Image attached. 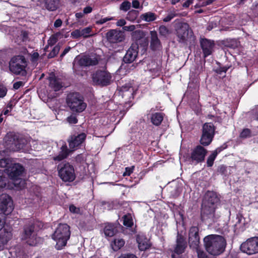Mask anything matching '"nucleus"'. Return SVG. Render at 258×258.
<instances>
[{
    "mask_svg": "<svg viewBox=\"0 0 258 258\" xmlns=\"http://www.w3.org/2000/svg\"><path fill=\"white\" fill-rule=\"evenodd\" d=\"M206 250L210 254L219 255L222 253L225 249L226 241L221 235H209L204 239Z\"/></svg>",
    "mask_w": 258,
    "mask_h": 258,
    "instance_id": "f257e3e1",
    "label": "nucleus"
},
{
    "mask_svg": "<svg viewBox=\"0 0 258 258\" xmlns=\"http://www.w3.org/2000/svg\"><path fill=\"white\" fill-rule=\"evenodd\" d=\"M70 235V227L67 224H58L52 235V238L56 241L55 247L57 249H61L66 245Z\"/></svg>",
    "mask_w": 258,
    "mask_h": 258,
    "instance_id": "f03ea898",
    "label": "nucleus"
},
{
    "mask_svg": "<svg viewBox=\"0 0 258 258\" xmlns=\"http://www.w3.org/2000/svg\"><path fill=\"white\" fill-rule=\"evenodd\" d=\"M36 226L41 228L43 227V224L41 222L38 221H29L23 227L22 239L26 240V243L30 246H35L37 243V233L35 229Z\"/></svg>",
    "mask_w": 258,
    "mask_h": 258,
    "instance_id": "7ed1b4c3",
    "label": "nucleus"
},
{
    "mask_svg": "<svg viewBox=\"0 0 258 258\" xmlns=\"http://www.w3.org/2000/svg\"><path fill=\"white\" fill-rule=\"evenodd\" d=\"M27 66L28 61L25 56L22 55L12 57L9 63V70L12 73L22 76H26V69Z\"/></svg>",
    "mask_w": 258,
    "mask_h": 258,
    "instance_id": "20e7f679",
    "label": "nucleus"
},
{
    "mask_svg": "<svg viewBox=\"0 0 258 258\" xmlns=\"http://www.w3.org/2000/svg\"><path fill=\"white\" fill-rule=\"evenodd\" d=\"M66 103L73 112L80 113L86 108L84 98L79 92H71L67 96Z\"/></svg>",
    "mask_w": 258,
    "mask_h": 258,
    "instance_id": "39448f33",
    "label": "nucleus"
},
{
    "mask_svg": "<svg viewBox=\"0 0 258 258\" xmlns=\"http://www.w3.org/2000/svg\"><path fill=\"white\" fill-rule=\"evenodd\" d=\"M57 170L58 175L62 181L72 182L75 179L74 167L69 162L59 164L57 166Z\"/></svg>",
    "mask_w": 258,
    "mask_h": 258,
    "instance_id": "423d86ee",
    "label": "nucleus"
},
{
    "mask_svg": "<svg viewBox=\"0 0 258 258\" xmlns=\"http://www.w3.org/2000/svg\"><path fill=\"white\" fill-rule=\"evenodd\" d=\"M93 82L100 87L110 85L112 82V75L106 70H97L92 75Z\"/></svg>",
    "mask_w": 258,
    "mask_h": 258,
    "instance_id": "0eeeda50",
    "label": "nucleus"
},
{
    "mask_svg": "<svg viewBox=\"0 0 258 258\" xmlns=\"http://www.w3.org/2000/svg\"><path fill=\"white\" fill-rule=\"evenodd\" d=\"M215 129L212 122H206L203 125L200 140L201 145L208 146L211 143L215 136Z\"/></svg>",
    "mask_w": 258,
    "mask_h": 258,
    "instance_id": "6e6552de",
    "label": "nucleus"
},
{
    "mask_svg": "<svg viewBox=\"0 0 258 258\" xmlns=\"http://www.w3.org/2000/svg\"><path fill=\"white\" fill-rule=\"evenodd\" d=\"M187 247L186 238L182 234L177 233L176 244L171 254L172 258H183L182 254Z\"/></svg>",
    "mask_w": 258,
    "mask_h": 258,
    "instance_id": "1a4fd4ad",
    "label": "nucleus"
},
{
    "mask_svg": "<svg viewBox=\"0 0 258 258\" xmlns=\"http://www.w3.org/2000/svg\"><path fill=\"white\" fill-rule=\"evenodd\" d=\"M25 170L24 167L20 163H14L9 165L4 171L10 179L16 181L21 179V177Z\"/></svg>",
    "mask_w": 258,
    "mask_h": 258,
    "instance_id": "9d476101",
    "label": "nucleus"
},
{
    "mask_svg": "<svg viewBox=\"0 0 258 258\" xmlns=\"http://www.w3.org/2000/svg\"><path fill=\"white\" fill-rule=\"evenodd\" d=\"M240 248L242 252L248 255L258 253V237L248 238L241 244Z\"/></svg>",
    "mask_w": 258,
    "mask_h": 258,
    "instance_id": "9b49d317",
    "label": "nucleus"
},
{
    "mask_svg": "<svg viewBox=\"0 0 258 258\" xmlns=\"http://www.w3.org/2000/svg\"><path fill=\"white\" fill-rule=\"evenodd\" d=\"M208 153V150L202 145L196 146L191 150L190 158L192 162L196 164L202 163L205 161Z\"/></svg>",
    "mask_w": 258,
    "mask_h": 258,
    "instance_id": "f8f14e48",
    "label": "nucleus"
},
{
    "mask_svg": "<svg viewBox=\"0 0 258 258\" xmlns=\"http://www.w3.org/2000/svg\"><path fill=\"white\" fill-rule=\"evenodd\" d=\"M14 208L12 198L7 194L0 196V210L5 215H8Z\"/></svg>",
    "mask_w": 258,
    "mask_h": 258,
    "instance_id": "ddd939ff",
    "label": "nucleus"
},
{
    "mask_svg": "<svg viewBox=\"0 0 258 258\" xmlns=\"http://www.w3.org/2000/svg\"><path fill=\"white\" fill-rule=\"evenodd\" d=\"M10 141L12 142L13 150L15 151L24 152L26 146V140L15 133H11L8 135Z\"/></svg>",
    "mask_w": 258,
    "mask_h": 258,
    "instance_id": "4468645a",
    "label": "nucleus"
},
{
    "mask_svg": "<svg viewBox=\"0 0 258 258\" xmlns=\"http://www.w3.org/2000/svg\"><path fill=\"white\" fill-rule=\"evenodd\" d=\"M87 135L84 133L74 134L71 136L68 139V142L70 149L75 151L80 147L86 139Z\"/></svg>",
    "mask_w": 258,
    "mask_h": 258,
    "instance_id": "2eb2a0df",
    "label": "nucleus"
},
{
    "mask_svg": "<svg viewBox=\"0 0 258 258\" xmlns=\"http://www.w3.org/2000/svg\"><path fill=\"white\" fill-rule=\"evenodd\" d=\"M199 228L197 226L190 227L188 233V243L190 248L197 249L200 244Z\"/></svg>",
    "mask_w": 258,
    "mask_h": 258,
    "instance_id": "dca6fc26",
    "label": "nucleus"
},
{
    "mask_svg": "<svg viewBox=\"0 0 258 258\" xmlns=\"http://www.w3.org/2000/svg\"><path fill=\"white\" fill-rule=\"evenodd\" d=\"M107 40L112 43H117L123 41L125 38L124 32L117 29H112L106 33Z\"/></svg>",
    "mask_w": 258,
    "mask_h": 258,
    "instance_id": "f3484780",
    "label": "nucleus"
},
{
    "mask_svg": "<svg viewBox=\"0 0 258 258\" xmlns=\"http://www.w3.org/2000/svg\"><path fill=\"white\" fill-rule=\"evenodd\" d=\"M215 212V206L204 204L202 203L201 209V219L204 221L211 219L214 216Z\"/></svg>",
    "mask_w": 258,
    "mask_h": 258,
    "instance_id": "a211bd4d",
    "label": "nucleus"
},
{
    "mask_svg": "<svg viewBox=\"0 0 258 258\" xmlns=\"http://www.w3.org/2000/svg\"><path fill=\"white\" fill-rule=\"evenodd\" d=\"M190 31L191 30L188 24L179 23L176 29L177 35L181 41H184L187 39Z\"/></svg>",
    "mask_w": 258,
    "mask_h": 258,
    "instance_id": "6ab92c4d",
    "label": "nucleus"
},
{
    "mask_svg": "<svg viewBox=\"0 0 258 258\" xmlns=\"http://www.w3.org/2000/svg\"><path fill=\"white\" fill-rule=\"evenodd\" d=\"M219 198L215 191L208 190L205 194L203 201L204 204L215 206L219 202Z\"/></svg>",
    "mask_w": 258,
    "mask_h": 258,
    "instance_id": "aec40b11",
    "label": "nucleus"
},
{
    "mask_svg": "<svg viewBox=\"0 0 258 258\" xmlns=\"http://www.w3.org/2000/svg\"><path fill=\"white\" fill-rule=\"evenodd\" d=\"M74 150L69 149L66 143H64L60 148L57 155L53 157V160L55 161H61L68 157L70 153Z\"/></svg>",
    "mask_w": 258,
    "mask_h": 258,
    "instance_id": "412c9836",
    "label": "nucleus"
},
{
    "mask_svg": "<svg viewBox=\"0 0 258 258\" xmlns=\"http://www.w3.org/2000/svg\"><path fill=\"white\" fill-rule=\"evenodd\" d=\"M98 62V58L96 56H84L79 60V63L84 67L96 66Z\"/></svg>",
    "mask_w": 258,
    "mask_h": 258,
    "instance_id": "4be33fe9",
    "label": "nucleus"
},
{
    "mask_svg": "<svg viewBox=\"0 0 258 258\" xmlns=\"http://www.w3.org/2000/svg\"><path fill=\"white\" fill-rule=\"evenodd\" d=\"M49 87L54 91H59L62 87V83L59 78L54 74H50L48 78Z\"/></svg>",
    "mask_w": 258,
    "mask_h": 258,
    "instance_id": "5701e85b",
    "label": "nucleus"
},
{
    "mask_svg": "<svg viewBox=\"0 0 258 258\" xmlns=\"http://www.w3.org/2000/svg\"><path fill=\"white\" fill-rule=\"evenodd\" d=\"M137 241L138 243V247L141 251H145L149 249L151 246L149 240L145 236L138 235Z\"/></svg>",
    "mask_w": 258,
    "mask_h": 258,
    "instance_id": "b1692460",
    "label": "nucleus"
},
{
    "mask_svg": "<svg viewBox=\"0 0 258 258\" xmlns=\"http://www.w3.org/2000/svg\"><path fill=\"white\" fill-rule=\"evenodd\" d=\"M220 47H226L231 48H236L240 46L239 41L235 39H227L222 40L219 44Z\"/></svg>",
    "mask_w": 258,
    "mask_h": 258,
    "instance_id": "393cba45",
    "label": "nucleus"
},
{
    "mask_svg": "<svg viewBox=\"0 0 258 258\" xmlns=\"http://www.w3.org/2000/svg\"><path fill=\"white\" fill-rule=\"evenodd\" d=\"M138 49H127L126 52L123 57V60L125 63L133 62L138 56Z\"/></svg>",
    "mask_w": 258,
    "mask_h": 258,
    "instance_id": "a878e982",
    "label": "nucleus"
},
{
    "mask_svg": "<svg viewBox=\"0 0 258 258\" xmlns=\"http://www.w3.org/2000/svg\"><path fill=\"white\" fill-rule=\"evenodd\" d=\"M117 232L116 227L112 223H107L105 224L103 228V232L106 237H112Z\"/></svg>",
    "mask_w": 258,
    "mask_h": 258,
    "instance_id": "bb28decb",
    "label": "nucleus"
},
{
    "mask_svg": "<svg viewBox=\"0 0 258 258\" xmlns=\"http://www.w3.org/2000/svg\"><path fill=\"white\" fill-rule=\"evenodd\" d=\"M164 116V113L162 112L152 113L150 116L151 122L155 126H159L163 120Z\"/></svg>",
    "mask_w": 258,
    "mask_h": 258,
    "instance_id": "cd10ccee",
    "label": "nucleus"
},
{
    "mask_svg": "<svg viewBox=\"0 0 258 258\" xmlns=\"http://www.w3.org/2000/svg\"><path fill=\"white\" fill-rule=\"evenodd\" d=\"M123 226L126 228L129 229L132 228L134 226V220L131 214L127 213L124 215L121 220Z\"/></svg>",
    "mask_w": 258,
    "mask_h": 258,
    "instance_id": "c85d7f7f",
    "label": "nucleus"
},
{
    "mask_svg": "<svg viewBox=\"0 0 258 258\" xmlns=\"http://www.w3.org/2000/svg\"><path fill=\"white\" fill-rule=\"evenodd\" d=\"M151 46L152 48H159L161 46V42L158 38L157 33L156 31H151Z\"/></svg>",
    "mask_w": 258,
    "mask_h": 258,
    "instance_id": "c756f323",
    "label": "nucleus"
},
{
    "mask_svg": "<svg viewBox=\"0 0 258 258\" xmlns=\"http://www.w3.org/2000/svg\"><path fill=\"white\" fill-rule=\"evenodd\" d=\"M59 1V0H44L45 6L49 11H55L58 7Z\"/></svg>",
    "mask_w": 258,
    "mask_h": 258,
    "instance_id": "7c9ffc66",
    "label": "nucleus"
},
{
    "mask_svg": "<svg viewBox=\"0 0 258 258\" xmlns=\"http://www.w3.org/2000/svg\"><path fill=\"white\" fill-rule=\"evenodd\" d=\"M149 43L148 39L144 36L138 42L133 43L130 48H146Z\"/></svg>",
    "mask_w": 258,
    "mask_h": 258,
    "instance_id": "2f4dec72",
    "label": "nucleus"
},
{
    "mask_svg": "<svg viewBox=\"0 0 258 258\" xmlns=\"http://www.w3.org/2000/svg\"><path fill=\"white\" fill-rule=\"evenodd\" d=\"M147 68L150 72L157 74L161 72V67L160 64H158L155 60H152L151 63L147 64Z\"/></svg>",
    "mask_w": 258,
    "mask_h": 258,
    "instance_id": "473e14b6",
    "label": "nucleus"
},
{
    "mask_svg": "<svg viewBox=\"0 0 258 258\" xmlns=\"http://www.w3.org/2000/svg\"><path fill=\"white\" fill-rule=\"evenodd\" d=\"M140 18L146 22H150L155 20L157 16L154 13L149 12L142 14L140 16Z\"/></svg>",
    "mask_w": 258,
    "mask_h": 258,
    "instance_id": "72a5a7b5",
    "label": "nucleus"
},
{
    "mask_svg": "<svg viewBox=\"0 0 258 258\" xmlns=\"http://www.w3.org/2000/svg\"><path fill=\"white\" fill-rule=\"evenodd\" d=\"M200 42L201 48H212L215 44L214 41L205 38H201Z\"/></svg>",
    "mask_w": 258,
    "mask_h": 258,
    "instance_id": "f704fd0d",
    "label": "nucleus"
},
{
    "mask_svg": "<svg viewBox=\"0 0 258 258\" xmlns=\"http://www.w3.org/2000/svg\"><path fill=\"white\" fill-rule=\"evenodd\" d=\"M131 36L134 42L133 43H135L145 36V33L143 31L138 30L133 32Z\"/></svg>",
    "mask_w": 258,
    "mask_h": 258,
    "instance_id": "c9c22d12",
    "label": "nucleus"
},
{
    "mask_svg": "<svg viewBox=\"0 0 258 258\" xmlns=\"http://www.w3.org/2000/svg\"><path fill=\"white\" fill-rule=\"evenodd\" d=\"M125 241L122 239H115L111 244L112 249L114 251H117L124 245Z\"/></svg>",
    "mask_w": 258,
    "mask_h": 258,
    "instance_id": "e433bc0d",
    "label": "nucleus"
},
{
    "mask_svg": "<svg viewBox=\"0 0 258 258\" xmlns=\"http://www.w3.org/2000/svg\"><path fill=\"white\" fill-rule=\"evenodd\" d=\"M228 169L227 166L222 164L219 165L217 169V172L218 174L226 177L230 174V172L228 171Z\"/></svg>",
    "mask_w": 258,
    "mask_h": 258,
    "instance_id": "4c0bfd02",
    "label": "nucleus"
},
{
    "mask_svg": "<svg viewBox=\"0 0 258 258\" xmlns=\"http://www.w3.org/2000/svg\"><path fill=\"white\" fill-rule=\"evenodd\" d=\"M117 89L122 95H124V93L129 92L130 94L132 95L133 91V88L130 84H125L121 87H117Z\"/></svg>",
    "mask_w": 258,
    "mask_h": 258,
    "instance_id": "58836bf2",
    "label": "nucleus"
},
{
    "mask_svg": "<svg viewBox=\"0 0 258 258\" xmlns=\"http://www.w3.org/2000/svg\"><path fill=\"white\" fill-rule=\"evenodd\" d=\"M12 233L11 231H8L4 228L3 231L0 233V238L3 241L6 240V243L11 239Z\"/></svg>",
    "mask_w": 258,
    "mask_h": 258,
    "instance_id": "ea45409f",
    "label": "nucleus"
},
{
    "mask_svg": "<svg viewBox=\"0 0 258 258\" xmlns=\"http://www.w3.org/2000/svg\"><path fill=\"white\" fill-rule=\"evenodd\" d=\"M62 34L60 32H57L54 35H52L48 40V45L50 46L53 45L57 41L59 38H61Z\"/></svg>",
    "mask_w": 258,
    "mask_h": 258,
    "instance_id": "a19ab883",
    "label": "nucleus"
},
{
    "mask_svg": "<svg viewBox=\"0 0 258 258\" xmlns=\"http://www.w3.org/2000/svg\"><path fill=\"white\" fill-rule=\"evenodd\" d=\"M7 181L8 179L5 175L4 171L0 170V190L6 187Z\"/></svg>",
    "mask_w": 258,
    "mask_h": 258,
    "instance_id": "79ce46f5",
    "label": "nucleus"
},
{
    "mask_svg": "<svg viewBox=\"0 0 258 258\" xmlns=\"http://www.w3.org/2000/svg\"><path fill=\"white\" fill-rule=\"evenodd\" d=\"M83 67L84 66H81L79 62L78 64L74 63L73 69L74 74H75L76 75L83 76L84 75V73L82 70Z\"/></svg>",
    "mask_w": 258,
    "mask_h": 258,
    "instance_id": "37998d69",
    "label": "nucleus"
},
{
    "mask_svg": "<svg viewBox=\"0 0 258 258\" xmlns=\"http://www.w3.org/2000/svg\"><path fill=\"white\" fill-rule=\"evenodd\" d=\"M217 156V155L213 151L208 156L207 159V165L208 167H211L213 165Z\"/></svg>",
    "mask_w": 258,
    "mask_h": 258,
    "instance_id": "c03bdc74",
    "label": "nucleus"
},
{
    "mask_svg": "<svg viewBox=\"0 0 258 258\" xmlns=\"http://www.w3.org/2000/svg\"><path fill=\"white\" fill-rule=\"evenodd\" d=\"M138 13V11L132 10L128 12L126 19L131 21H134L137 18Z\"/></svg>",
    "mask_w": 258,
    "mask_h": 258,
    "instance_id": "a18cd8bd",
    "label": "nucleus"
},
{
    "mask_svg": "<svg viewBox=\"0 0 258 258\" xmlns=\"http://www.w3.org/2000/svg\"><path fill=\"white\" fill-rule=\"evenodd\" d=\"M159 32L161 36L165 37L170 33L169 29L164 25H162L159 27Z\"/></svg>",
    "mask_w": 258,
    "mask_h": 258,
    "instance_id": "49530a36",
    "label": "nucleus"
},
{
    "mask_svg": "<svg viewBox=\"0 0 258 258\" xmlns=\"http://www.w3.org/2000/svg\"><path fill=\"white\" fill-rule=\"evenodd\" d=\"M131 7V3L127 1H123L120 5L119 9L120 10L126 12L130 9Z\"/></svg>",
    "mask_w": 258,
    "mask_h": 258,
    "instance_id": "de8ad7c7",
    "label": "nucleus"
},
{
    "mask_svg": "<svg viewBox=\"0 0 258 258\" xmlns=\"http://www.w3.org/2000/svg\"><path fill=\"white\" fill-rule=\"evenodd\" d=\"M201 50L203 51V57L205 58L209 55L212 54L213 49H197L196 55H197L199 53H201Z\"/></svg>",
    "mask_w": 258,
    "mask_h": 258,
    "instance_id": "09e8293b",
    "label": "nucleus"
},
{
    "mask_svg": "<svg viewBox=\"0 0 258 258\" xmlns=\"http://www.w3.org/2000/svg\"><path fill=\"white\" fill-rule=\"evenodd\" d=\"M251 137V131L249 128H244L240 134V137L241 138H247Z\"/></svg>",
    "mask_w": 258,
    "mask_h": 258,
    "instance_id": "8fccbe9b",
    "label": "nucleus"
},
{
    "mask_svg": "<svg viewBox=\"0 0 258 258\" xmlns=\"http://www.w3.org/2000/svg\"><path fill=\"white\" fill-rule=\"evenodd\" d=\"M229 67L227 66H223L221 67L220 66L219 68H217L215 71V72L219 75H222L223 73H226L227 70L229 69Z\"/></svg>",
    "mask_w": 258,
    "mask_h": 258,
    "instance_id": "3c124183",
    "label": "nucleus"
},
{
    "mask_svg": "<svg viewBox=\"0 0 258 258\" xmlns=\"http://www.w3.org/2000/svg\"><path fill=\"white\" fill-rule=\"evenodd\" d=\"M8 89L6 86L0 83V98L6 96Z\"/></svg>",
    "mask_w": 258,
    "mask_h": 258,
    "instance_id": "603ef678",
    "label": "nucleus"
},
{
    "mask_svg": "<svg viewBox=\"0 0 258 258\" xmlns=\"http://www.w3.org/2000/svg\"><path fill=\"white\" fill-rule=\"evenodd\" d=\"M10 160L8 158H3L0 159V167L5 168H7L9 164Z\"/></svg>",
    "mask_w": 258,
    "mask_h": 258,
    "instance_id": "864d4df0",
    "label": "nucleus"
},
{
    "mask_svg": "<svg viewBox=\"0 0 258 258\" xmlns=\"http://www.w3.org/2000/svg\"><path fill=\"white\" fill-rule=\"evenodd\" d=\"M67 121L70 124H76L78 122V119L75 115H71L67 117Z\"/></svg>",
    "mask_w": 258,
    "mask_h": 258,
    "instance_id": "5fc2aeb1",
    "label": "nucleus"
},
{
    "mask_svg": "<svg viewBox=\"0 0 258 258\" xmlns=\"http://www.w3.org/2000/svg\"><path fill=\"white\" fill-rule=\"evenodd\" d=\"M227 148V145L226 143H224L222 146L216 148L213 152L218 155L221 152Z\"/></svg>",
    "mask_w": 258,
    "mask_h": 258,
    "instance_id": "6e6d98bb",
    "label": "nucleus"
},
{
    "mask_svg": "<svg viewBox=\"0 0 258 258\" xmlns=\"http://www.w3.org/2000/svg\"><path fill=\"white\" fill-rule=\"evenodd\" d=\"M75 160L77 163H82L84 162L86 159L83 154H80L75 157Z\"/></svg>",
    "mask_w": 258,
    "mask_h": 258,
    "instance_id": "4d7b16f0",
    "label": "nucleus"
},
{
    "mask_svg": "<svg viewBox=\"0 0 258 258\" xmlns=\"http://www.w3.org/2000/svg\"><path fill=\"white\" fill-rule=\"evenodd\" d=\"M117 258H138V257L134 254L127 253H122Z\"/></svg>",
    "mask_w": 258,
    "mask_h": 258,
    "instance_id": "13d9d810",
    "label": "nucleus"
},
{
    "mask_svg": "<svg viewBox=\"0 0 258 258\" xmlns=\"http://www.w3.org/2000/svg\"><path fill=\"white\" fill-rule=\"evenodd\" d=\"M29 33L27 31H22L21 32V37L23 41H27L29 38Z\"/></svg>",
    "mask_w": 258,
    "mask_h": 258,
    "instance_id": "bf43d9fd",
    "label": "nucleus"
},
{
    "mask_svg": "<svg viewBox=\"0 0 258 258\" xmlns=\"http://www.w3.org/2000/svg\"><path fill=\"white\" fill-rule=\"evenodd\" d=\"M91 31V29L89 27L84 28L81 30V34L83 36L86 37L88 36Z\"/></svg>",
    "mask_w": 258,
    "mask_h": 258,
    "instance_id": "052dcab7",
    "label": "nucleus"
},
{
    "mask_svg": "<svg viewBox=\"0 0 258 258\" xmlns=\"http://www.w3.org/2000/svg\"><path fill=\"white\" fill-rule=\"evenodd\" d=\"M134 169V166L132 167H126L125 171L123 174V176H130L133 172Z\"/></svg>",
    "mask_w": 258,
    "mask_h": 258,
    "instance_id": "680f3d73",
    "label": "nucleus"
},
{
    "mask_svg": "<svg viewBox=\"0 0 258 258\" xmlns=\"http://www.w3.org/2000/svg\"><path fill=\"white\" fill-rule=\"evenodd\" d=\"M39 56V54L38 52H33L31 56V61H32V62H36L38 59Z\"/></svg>",
    "mask_w": 258,
    "mask_h": 258,
    "instance_id": "e2e57ef3",
    "label": "nucleus"
},
{
    "mask_svg": "<svg viewBox=\"0 0 258 258\" xmlns=\"http://www.w3.org/2000/svg\"><path fill=\"white\" fill-rule=\"evenodd\" d=\"M81 33V30H75L72 32L71 35L74 38H77L82 36Z\"/></svg>",
    "mask_w": 258,
    "mask_h": 258,
    "instance_id": "0e129e2a",
    "label": "nucleus"
},
{
    "mask_svg": "<svg viewBox=\"0 0 258 258\" xmlns=\"http://www.w3.org/2000/svg\"><path fill=\"white\" fill-rule=\"evenodd\" d=\"M122 28L124 31L134 32L136 29V26L134 25H131L130 26H123Z\"/></svg>",
    "mask_w": 258,
    "mask_h": 258,
    "instance_id": "69168bd1",
    "label": "nucleus"
},
{
    "mask_svg": "<svg viewBox=\"0 0 258 258\" xmlns=\"http://www.w3.org/2000/svg\"><path fill=\"white\" fill-rule=\"evenodd\" d=\"M70 211L73 213H78L80 210L79 208H77L74 205H71L69 207Z\"/></svg>",
    "mask_w": 258,
    "mask_h": 258,
    "instance_id": "338daca9",
    "label": "nucleus"
},
{
    "mask_svg": "<svg viewBox=\"0 0 258 258\" xmlns=\"http://www.w3.org/2000/svg\"><path fill=\"white\" fill-rule=\"evenodd\" d=\"M6 224L5 216L0 215V231L4 227Z\"/></svg>",
    "mask_w": 258,
    "mask_h": 258,
    "instance_id": "774afa93",
    "label": "nucleus"
}]
</instances>
